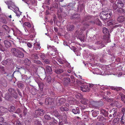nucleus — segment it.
Listing matches in <instances>:
<instances>
[{
    "label": "nucleus",
    "mask_w": 125,
    "mask_h": 125,
    "mask_svg": "<svg viewBox=\"0 0 125 125\" xmlns=\"http://www.w3.org/2000/svg\"><path fill=\"white\" fill-rule=\"evenodd\" d=\"M94 17L90 16L85 17L83 19L82 23L83 25L82 26L81 30H85L86 28L91 24L90 22L91 21L92 19Z\"/></svg>",
    "instance_id": "nucleus-1"
},
{
    "label": "nucleus",
    "mask_w": 125,
    "mask_h": 125,
    "mask_svg": "<svg viewBox=\"0 0 125 125\" xmlns=\"http://www.w3.org/2000/svg\"><path fill=\"white\" fill-rule=\"evenodd\" d=\"M11 52L13 56L17 57L22 58L24 56V53L17 48H13L11 49Z\"/></svg>",
    "instance_id": "nucleus-2"
},
{
    "label": "nucleus",
    "mask_w": 125,
    "mask_h": 125,
    "mask_svg": "<svg viewBox=\"0 0 125 125\" xmlns=\"http://www.w3.org/2000/svg\"><path fill=\"white\" fill-rule=\"evenodd\" d=\"M112 13L110 11H103L101 12L100 16L102 19L106 20L109 19L111 17Z\"/></svg>",
    "instance_id": "nucleus-3"
},
{
    "label": "nucleus",
    "mask_w": 125,
    "mask_h": 125,
    "mask_svg": "<svg viewBox=\"0 0 125 125\" xmlns=\"http://www.w3.org/2000/svg\"><path fill=\"white\" fill-rule=\"evenodd\" d=\"M5 2L7 5L8 8L13 10L16 13H17L16 12V10L19 11V8L15 6L14 3L9 1H6Z\"/></svg>",
    "instance_id": "nucleus-4"
},
{
    "label": "nucleus",
    "mask_w": 125,
    "mask_h": 125,
    "mask_svg": "<svg viewBox=\"0 0 125 125\" xmlns=\"http://www.w3.org/2000/svg\"><path fill=\"white\" fill-rule=\"evenodd\" d=\"M55 101L54 98L48 97L46 98L45 103L47 105L49 104L53 105L55 102Z\"/></svg>",
    "instance_id": "nucleus-5"
},
{
    "label": "nucleus",
    "mask_w": 125,
    "mask_h": 125,
    "mask_svg": "<svg viewBox=\"0 0 125 125\" xmlns=\"http://www.w3.org/2000/svg\"><path fill=\"white\" fill-rule=\"evenodd\" d=\"M66 99L64 98H57L56 104L58 106H60L66 102Z\"/></svg>",
    "instance_id": "nucleus-6"
},
{
    "label": "nucleus",
    "mask_w": 125,
    "mask_h": 125,
    "mask_svg": "<svg viewBox=\"0 0 125 125\" xmlns=\"http://www.w3.org/2000/svg\"><path fill=\"white\" fill-rule=\"evenodd\" d=\"M117 109L115 108H113L112 110H110L109 112L111 113L109 115V117L111 119H112L116 115L117 113Z\"/></svg>",
    "instance_id": "nucleus-7"
},
{
    "label": "nucleus",
    "mask_w": 125,
    "mask_h": 125,
    "mask_svg": "<svg viewBox=\"0 0 125 125\" xmlns=\"http://www.w3.org/2000/svg\"><path fill=\"white\" fill-rule=\"evenodd\" d=\"M102 104L101 105H100L98 102L94 101H91L90 103V105L91 106H92L94 108L97 106H101L103 104V103L101 102L100 103Z\"/></svg>",
    "instance_id": "nucleus-8"
},
{
    "label": "nucleus",
    "mask_w": 125,
    "mask_h": 125,
    "mask_svg": "<svg viewBox=\"0 0 125 125\" xmlns=\"http://www.w3.org/2000/svg\"><path fill=\"white\" fill-rule=\"evenodd\" d=\"M90 23L91 24V25H94L96 24L98 26H102V23L99 20L98 18L96 19H95L94 21H90Z\"/></svg>",
    "instance_id": "nucleus-9"
},
{
    "label": "nucleus",
    "mask_w": 125,
    "mask_h": 125,
    "mask_svg": "<svg viewBox=\"0 0 125 125\" xmlns=\"http://www.w3.org/2000/svg\"><path fill=\"white\" fill-rule=\"evenodd\" d=\"M71 18L77 20V21H79L80 20V15L78 13L74 14L71 17Z\"/></svg>",
    "instance_id": "nucleus-10"
},
{
    "label": "nucleus",
    "mask_w": 125,
    "mask_h": 125,
    "mask_svg": "<svg viewBox=\"0 0 125 125\" xmlns=\"http://www.w3.org/2000/svg\"><path fill=\"white\" fill-rule=\"evenodd\" d=\"M35 113L38 115L42 116L44 114L45 111L42 109H38L35 110Z\"/></svg>",
    "instance_id": "nucleus-11"
},
{
    "label": "nucleus",
    "mask_w": 125,
    "mask_h": 125,
    "mask_svg": "<svg viewBox=\"0 0 125 125\" xmlns=\"http://www.w3.org/2000/svg\"><path fill=\"white\" fill-rule=\"evenodd\" d=\"M81 90L83 92H89L90 89L87 85H82L81 87Z\"/></svg>",
    "instance_id": "nucleus-12"
},
{
    "label": "nucleus",
    "mask_w": 125,
    "mask_h": 125,
    "mask_svg": "<svg viewBox=\"0 0 125 125\" xmlns=\"http://www.w3.org/2000/svg\"><path fill=\"white\" fill-rule=\"evenodd\" d=\"M67 30L68 31H72L74 29V26L73 25L71 24H68L66 27Z\"/></svg>",
    "instance_id": "nucleus-13"
},
{
    "label": "nucleus",
    "mask_w": 125,
    "mask_h": 125,
    "mask_svg": "<svg viewBox=\"0 0 125 125\" xmlns=\"http://www.w3.org/2000/svg\"><path fill=\"white\" fill-rule=\"evenodd\" d=\"M83 104H81L79 105V107H80V108L82 110V113H84V112H87L88 113H89L90 111H87L86 110L84 111V110L86 109V106H85L83 105Z\"/></svg>",
    "instance_id": "nucleus-14"
},
{
    "label": "nucleus",
    "mask_w": 125,
    "mask_h": 125,
    "mask_svg": "<svg viewBox=\"0 0 125 125\" xmlns=\"http://www.w3.org/2000/svg\"><path fill=\"white\" fill-rule=\"evenodd\" d=\"M0 84L4 87H6L7 85V83L6 80L5 79L3 78L0 79Z\"/></svg>",
    "instance_id": "nucleus-15"
},
{
    "label": "nucleus",
    "mask_w": 125,
    "mask_h": 125,
    "mask_svg": "<svg viewBox=\"0 0 125 125\" xmlns=\"http://www.w3.org/2000/svg\"><path fill=\"white\" fill-rule=\"evenodd\" d=\"M71 81L70 78L69 77H65L63 79V83L65 85H66L70 83Z\"/></svg>",
    "instance_id": "nucleus-16"
},
{
    "label": "nucleus",
    "mask_w": 125,
    "mask_h": 125,
    "mask_svg": "<svg viewBox=\"0 0 125 125\" xmlns=\"http://www.w3.org/2000/svg\"><path fill=\"white\" fill-rule=\"evenodd\" d=\"M40 44L37 42L35 43L34 44L33 49L36 50H40L41 48Z\"/></svg>",
    "instance_id": "nucleus-17"
},
{
    "label": "nucleus",
    "mask_w": 125,
    "mask_h": 125,
    "mask_svg": "<svg viewBox=\"0 0 125 125\" xmlns=\"http://www.w3.org/2000/svg\"><path fill=\"white\" fill-rule=\"evenodd\" d=\"M38 86L41 91H43V87L44 85L43 82H39L37 83Z\"/></svg>",
    "instance_id": "nucleus-18"
},
{
    "label": "nucleus",
    "mask_w": 125,
    "mask_h": 125,
    "mask_svg": "<svg viewBox=\"0 0 125 125\" xmlns=\"http://www.w3.org/2000/svg\"><path fill=\"white\" fill-rule=\"evenodd\" d=\"M5 99L7 100L10 101L12 100V96L9 93H7L5 94Z\"/></svg>",
    "instance_id": "nucleus-19"
},
{
    "label": "nucleus",
    "mask_w": 125,
    "mask_h": 125,
    "mask_svg": "<svg viewBox=\"0 0 125 125\" xmlns=\"http://www.w3.org/2000/svg\"><path fill=\"white\" fill-rule=\"evenodd\" d=\"M8 111L7 109L2 106H0V113H6Z\"/></svg>",
    "instance_id": "nucleus-20"
},
{
    "label": "nucleus",
    "mask_w": 125,
    "mask_h": 125,
    "mask_svg": "<svg viewBox=\"0 0 125 125\" xmlns=\"http://www.w3.org/2000/svg\"><path fill=\"white\" fill-rule=\"evenodd\" d=\"M46 71L48 74H50L52 73V68L48 66H47L46 67Z\"/></svg>",
    "instance_id": "nucleus-21"
},
{
    "label": "nucleus",
    "mask_w": 125,
    "mask_h": 125,
    "mask_svg": "<svg viewBox=\"0 0 125 125\" xmlns=\"http://www.w3.org/2000/svg\"><path fill=\"white\" fill-rule=\"evenodd\" d=\"M75 3L74 2H72L71 3H69L68 5V6L69 8L70 9H74V6L75 5Z\"/></svg>",
    "instance_id": "nucleus-22"
},
{
    "label": "nucleus",
    "mask_w": 125,
    "mask_h": 125,
    "mask_svg": "<svg viewBox=\"0 0 125 125\" xmlns=\"http://www.w3.org/2000/svg\"><path fill=\"white\" fill-rule=\"evenodd\" d=\"M117 4L118 8L123 7L124 4L121 0H118Z\"/></svg>",
    "instance_id": "nucleus-23"
},
{
    "label": "nucleus",
    "mask_w": 125,
    "mask_h": 125,
    "mask_svg": "<svg viewBox=\"0 0 125 125\" xmlns=\"http://www.w3.org/2000/svg\"><path fill=\"white\" fill-rule=\"evenodd\" d=\"M4 42L5 46L7 48L10 47L11 45L10 43L8 41L5 40Z\"/></svg>",
    "instance_id": "nucleus-24"
},
{
    "label": "nucleus",
    "mask_w": 125,
    "mask_h": 125,
    "mask_svg": "<svg viewBox=\"0 0 125 125\" xmlns=\"http://www.w3.org/2000/svg\"><path fill=\"white\" fill-rule=\"evenodd\" d=\"M100 111L102 114L104 116L106 117L108 116V113L106 110L103 109H101Z\"/></svg>",
    "instance_id": "nucleus-25"
},
{
    "label": "nucleus",
    "mask_w": 125,
    "mask_h": 125,
    "mask_svg": "<svg viewBox=\"0 0 125 125\" xmlns=\"http://www.w3.org/2000/svg\"><path fill=\"white\" fill-rule=\"evenodd\" d=\"M73 112L75 114H79L80 113L79 108L78 107H77L75 109H72Z\"/></svg>",
    "instance_id": "nucleus-26"
},
{
    "label": "nucleus",
    "mask_w": 125,
    "mask_h": 125,
    "mask_svg": "<svg viewBox=\"0 0 125 125\" xmlns=\"http://www.w3.org/2000/svg\"><path fill=\"white\" fill-rule=\"evenodd\" d=\"M31 121V118L29 117L25 121V124L26 125H30Z\"/></svg>",
    "instance_id": "nucleus-27"
},
{
    "label": "nucleus",
    "mask_w": 125,
    "mask_h": 125,
    "mask_svg": "<svg viewBox=\"0 0 125 125\" xmlns=\"http://www.w3.org/2000/svg\"><path fill=\"white\" fill-rule=\"evenodd\" d=\"M88 99H86L83 97L82 98L81 100V103L83 104L86 105L87 104L88 102Z\"/></svg>",
    "instance_id": "nucleus-28"
},
{
    "label": "nucleus",
    "mask_w": 125,
    "mask_h": 125,
    "mask_svg": "<svg viewBox=\"0 0 125 125\" xmlns=\"http://www.w3.org/2000/svg\"><path fill=\"white\" fill-rule=\"evenodd\" d=\"M24 62V63L26 65L29 66L31 64V60L28 58L25 59Z\"/></svg>",
    "instance_id": "nucleus-29"
},
{
    "label": "nucleus",
    "mask_w": 125,
    "mask_h": 125,
    "mask_svg": "<svg viewBox=\"0 0 125 125\" xmlns=\"http://www.w3.org/2000/svg\"><path fill=\"white\" fill-rule=\"evenodd\" d=\"M84 113L85 114H86V115L85 114L83 116V117L84 119L85 120V121H88L89 119V113H88L87 112H84Z\"/></svg>",
    "instance_id": "nucleus-30"
},
{
    "label": "nucleus",
    "mask_w": 125,
    "mask_h": 125,
    "mask_svg": "<svg viewBox=\"0 0 125 125\" xmlns=\"http://www.w3.org/2000/svg\"><path fill=\"white\" fill-rule=\"evenodd\" d=\"M125 20V18L123 16H120L117 19L118 21L120 23L124 21Z\"/></svg>",
    "instance_id": "nucleus-31"
},
{
    "label": "nucleus",
    "mask_w": 125,
    "mask_h": 125,
    "mask_svg": "<svg viewBox=\"0 0 125 125\" xmlns=\"http://www.w3.org/2000/svg\"><path fill=\"white\" fill-rule=\"evenodd\" d=\"M103 32L105 35H108L109 34V32L108 29L106 27H104L103 28Z\"/></svg>",
    "instance_id": "nucleus-32"
},
{
    "label": "nucleus",
    "mask_w": 125,
    "mask_h": 125,
    "mask_svg": "<svg viewBox=\"0 0 125 125\" xmlns=\"http://www.w3.org/2000/svg\"><path fill=\"white\" fill-rule=\"evenodd\" d=\"M31 93L33 95L36 94L37 93V89L35 88H32L31 90Z\"/></svg>",
    "instance_id": "nucleus-33"
},
{
    "label": "nucleus",
    "mask_w": 125,
    "mask_h": 125,
    "mask_svg": "<svg viewBox=\"0 0 125 125\" xmlns=\"http://www.w3.org/2000/svg\"><path fill=\"white\" fill-rule=\"evenodd\" d=\"M110 88L112 90H114L117 91L121 90L122 89V88L120 87H115L113 86H111L110 87Z\"/></svg>",
    "instance_id": "nucleus-34"
},
{
    "label": "nucleus",
    "mask_w": 125,
    "mask_h": 125,
    "mask_svg": "<svg viewBox=\"0 0 125 125\" xmlns=\"http://www.w3.org/2000/svg\"><path fill=\"white\" fill-rule=\"evenodd\" d=\"M97 119L100 121L104 122L105 119L104 117L102 115H100L98 117Z\"/></svg>",
    "instance_id": "nucleus-35"
},
{
    "label": "nucleus",
    "mask_w": 125,
    "mask_h": 125,
    "mask_svg": "<svg viewBox=\"0 0 125 125\" xmlns=\"http://www.w3.org/2000/svg\"><path fill=\"white\" fill-rule=\"evenodd\" d=\"M60 109L61 111L62 112L64 111H67L69 110L68 108L66 107H64L62 106L60 107Z\"/></svg>",
    "instance_id": "nucleus-36"
},
{
    "label": "nucleus",
    "mask_w": 125,
    "mask_h": 125,
    "mask_svg": "<svg viewBox=\"0 0 125 125\" xmlns=\"http://www.w3.org/2000/svg\"><path fill=\"white\" fill-rule=\"evenodd\" d=\"M103 39H104L106 43L109 42V41L110 38L108 36L104 35L103 37Z\"/></svg>",
    "instance_id": "nucleus-37"
},
{
    "label": "nucleus",
    "mask_w": 125,
    "mask_h": 125,
    "mask_svg": "<svg viewBox=\"0 0 125 125\" xmlns=\"http://www.w3.org/2000/svg\"><path fill=\"white\" fill-rule=\"evenodd\" d=\"M55 72L57 74H60L63 72V70L62 69H56Z\"/></svg>",
    "instance_id": "nucleus-38"
},
{
    "label": "nucleus",
    "mask_w": 125,
    "mask_h": 125,
    "mask_svg": "<svg viewBox=\"0 0 125 125\" xmlns=\"http://www.w3.org/2000/svg\"><path fill=\"white\" fill-rule=\"evenodd\" d=\"M54 116L58 118L59 119V117L60 116V115L56 110H55L54 112Z\"/></svg>",
    "instance_id": "nucleus-39"
},
{
    "label": "nucleus",
    "mask_w": 125,
    "mask_h": 125,
    "mask_svg": "<svg viewBox=\"0 0 125 125\" xmlns=\"http://www.w3.org/2000/svg\"><path fill=\"white\" fill-rule=\"evenodd\" d=\"M75 97L78 99H82L83 98L82 95L80 93H77L75 95Z\"/></svg>",
    "instance_id": "nucleus-40"
},
{
    "label": "nucleus",
    "mask_w": 125,
    "mask_h": 125,
    "mask_svg": "<svg viewBox=\"0 0 125 125\" xmlns=\"http://www.w3.org/2000/svg\"><path fill=\"white\" fill-rule=\"evenodd\" d=\"M62 9L60 8L57 11V14L58 16V17H61V13L62 12Z\"/></svg>",
    "instance_id": "nucleus-41"
},
{
    "label": "nucleus",
    "mask_w": 125,
    "mask_h": 125,
    "mask_svg": "<svg viewBox=\"0 0 125 125\" xmlns=\"http://www.w3.org/2000/svg\"><path fill=\"white\" fill-rule=\"evenodd\" d=\"M122 7L118 8L117 10V11L121 13H123L124 12V10L122 8Z\"/></svg>",
    "instance_id": "nucleus-42"
},
{
    "label": "nucleus",
    "mask_w": 125,
    "mask_h": 125,
    "mask_svg": "<svg viewBox=\"0 0 125 125\" xmlns=\"http://www.w3.org/2000/svg\"><path fill=\"white\" fill-rule=\"evenodd\" d=\"M99 114V112L98 111H94L92 113V115L94 117L96 116Z\"/></svg>",
    "instance_id": "nucleus-43"
},
{
    "label": "nucleus",
    "mask_w": 125,
    "mask_h": 125,
    "mask_svg": "<svg viewBox=\"0 0 125 125\" xmlns=\"http://www.w3.org/2000/svg\"><path fill=\"white\" fill-rule=\"evenodd\" d=\"M15 110V108L13 106H11L8 108V110L10 112H13Z\"/></svg>",
    "instance_id": "nucleus-44"
},
{
    "label": "nucleus",
    "mask_w": 125,
    "mask_h": 125,
    "mask_svg": "<svg viewBox=\"0 0 125 125\" xmlns=\"http://www.w3.org/2000/svg\"><path fill=\"white\" fill-rule=\"evenodd\" d=\"M11 95L15 99H16L18 97V95L16 93V91L13 93H12Z\"/></svg>",
    "instance_id": "nucleus-45"
},
{
    "label": "nucleus",
    "mask_w": 125,
    "mask_h": 125,
    "mask_svg": "<svg viewBox=\"0 0 125 125\" xmlns=\"http://www.w3.org/2000/svg\"><path fill=\"white\" fill-rule=\"evenodd\" d=\"M23 25L29 28H31V24L29 22H25L24 23Z\"/></svg>",
    "instance_id": "nucleus-46"
},
{
    "label": "nucleus",
    "mask_w": 125,
    "mask_h": 125,
    "mask_svg": "<svg viewBox=\"0 0 125 125\" xmlns=\"http://www.w3.org/2000/svg\"><path fill=\"white\" fill-rule=\"evenodd\" d=\"M51 80L52 78L51 76L50 75L48 76L46 80V82L49 83L51 82Z\"/></svg>",
    "instance_id": "nucleus-47"
},
{
    "label": "nucleus",
    "mask_w": 125,
    "mask_h": 125,
    "mask_svg": "<svg viewBox=\"0 0 125 125\" xmlns=\"http://www.w3.org/2000/svg\"><path fill=\"white\" fill-rule=\"evenodd\" d=\"M31 57L33 59H38L39 58L38 55L36 54H32L31 55Z\"/></svg>",
    "instance_id": "nucleus-48"
},
{
    "label": "nucleus",
    "mask_w": 125,
    "mask_h": 125,
    "mask_svg": "<svg viewBox=\"0 0 125 125\" xmlns=\"http://www.w3.org/2000/svg\"><path fill=\"white\" fill-rule=\"evenodd\" d=\"M119 121V118H115L113 121V124H117L118 123Z\"/></svg>",
    "instance_id": "nucleus-49"
},
{
    "label": "nucleus",
    "mask_w": 125,
    "mask_h": 125,
    "mask_svg": "<svg viewBox=\"0 0 125 125\" xmlns=\"http://www.w3.org/2000/svg\"><path fill=\"white\" fill-rule=\"evenodd\" d=\"M2 28L4 29L6 31H7L9 30V29L8 27L6 25H3L2 26Z\"/></svg>",
    "instance_id": "nucleus-50"
},
{
    "label": "nucleus",
    "mask_w": 125,
    "mask_h": 125,
    "mask_svg": "<svg viewBox=\"0 0 125 125\" xmlns=\"http://www.w3.org/2000/svg\"><path fill=\"white\" fill-rule=\"evenodd\" d=\"M121 95V98L122 101L125 103V95L123 94H122Z\"/></svg>",
    "instance_id": "nucleus-51"
},
{
    "label": "nucleus",
    "mask_w": 125,
    "mask_h": 125,
    "mask_svg": "<svg viewBox=\"0 0 125 125\" xmlns=\"http://www.w3.org/2000/svg\"><path fill=\"white\" fill-rule=\"evenodd\" d=\"M34 123L35 125H42L41 122L37 120H35Z\"/></svg>",
    "instance_id": "nucleus-52"
},
{
    "label": "nucleus",
    "mask_w": 125,
    "mask_h": 125,
    "mask_svg": "<svg viewBox=\"0 0 125 125\" xmlns=\"http://www.w3.org/2000/svg\"><path fill=\"white\" fill-rule=\"evenodd\" d=\"M9 92L11 94L13 93L15 91L14 89L12 88H10L8 89Z\"/></svg>",
    "instance_id": "nucleus-53"
},
{
    "label": "nucleus",
    "mask_w": 125,
    "mask_h": 125,
    "mask_svg": "<svg viewBox=\"0 0 125 125\" xmlns=\"http://www.w3.org/2000/svg\"><path fill=\"white\" fill-rule=\"evenodd\" d=\"M18 87L21 88H23L24 87V85L23 83H18Z\"/></svg>",
    "instance_id": "nucleus-54"
},
{
    "label": "nucleus",
    "mask_w": 125,
    "mask_h": 125,
    "mask_svg": "<svg viewBox=\"0 0 125 125\" xmlns=\"http://www.w3.org/2000/svg\"><path fill=\"white\" fill-rule=\"evenodd\" d=\"M7 63L8 65H9L12 62V59H7Z\"/></svg>",
    "instance_id": "nucleus-55"
},
{
    "label": "nucleus",
    "mask_w": 125,
    "mask_h": 125,
    "mask_svg": "<svg viewBox=\"0 0 125 125\" xmlns=\"http://www.w3.org/2000/svg\"><path fill=\"white\" fill-rule=\"evenodd\" d=\"M43 91H41L39 92V94H38L39 96L41 97H43L44 96V94Z\"/></svg>",
    "instance_id": "nucleus-56"
},
{
    "label": "nucleus",
    "mask_w": 125,
    "mask_h": 125,
    "mask_svg": "<svg viewBox=\"0 0 125 125\" xmlns=\"http://www.w3.org/2000/svg\"><path fill=\"white\" fill-rule=\"evenodd\" d=\"M44 118L45 119L48 120H50L51 119V117L50 116V115H49V114L45 115Z\"/></svg>",
    "instance_id": "nucleus-57"
},
{
    "label": "nucleus",
    "mask_w": 125,
    "mask_h": 125,
    "mask_svg": "<svg viewBox=\"0 0 125 125\" xmlns=\"http://www.w3.org/2000/svg\"><path fill=\"white\" fill-rule=\"evenodd\" d=\"M40 57L42 60H44L46 58V55L44 53H42L40 55Z\"/></svg>",
    "instance_id": "nucleus-58"
},
{
    "label": "nucleus",
    "mask_w": 125,
    "mask_h": 125,
    "mask_svg": "<svg viewBox=\"0 0 125 125\" xmlns=\"http://www.w3.org/2000/svg\"><path fill=\"white\" fill-rule=\"evenodd\" d=\"M28 77L27 76L24 75L22 76V80L23 81H25L27 79Z\"/></svg>",
    "instance_id": "nucleus-59"
},
{
    "label": "nucleus",
    "mask_w": 125,
    "mask_h": 125,
    "mask_svg": "<svg viewBox=\"0 0 125 125\" xmlns=\"http://www.w3.org/2000/svg\"><path fill=\"white\" fill-rule=\"evenodd\" d=\"M77 125H85V124L83 123L81 121L77 122Z\"/></svg>",
    "instance_id": "nucleus-60"
},
{
    "label": "nucleus",
    "mask_w": 125,
    "mask_h": 125,
    "mask_svg": "<svg viewBox=\"0 0 125 125\" xmlns=\"http://www.w3.org/2000/svg\"><path fill=\"white\" fill-rule=\"evenodd\" d=\"M33 62L37 64H41L42 63L40 61L34 60Z\"/></svg>",
    "instance_id": "nucleus-61"
},
{
    "label": "nucleus",
    "mask_w": 125,
    "mask_h": 125,
    "mask_svg": "<svg viewBox=\"0 0 125 125\" xmlns=\"http://www.w3.org/2000/svg\"><path fill=\"white\" fill-rule=\"evenodd\" d=\"M59 5L57 3H55L53 5V7L55 9H58V7Z\"/></svg>",
    "instance_id": "nucleus-62"
},
{
    "label": "nucleus",
    "mask_w": 125,
    "mask_h": 125,
    "mask_svg": "<svg viewBox=\"0 0 125 125\" xmlns=\"http://www.w3.org/2000/svg\"><path fill=\"white\" fill-rule=\"evenodd\" d=\"M112 7L113 9L115 10H116L118 7L117 4L115 3L113 4Z\"/></svg>",
    "instance_id": "nucleus-63"
},
{
    "label": "nucleus",
    "mask_w": 125,
    "mask_h": 125,
    "mask_svg": "<svg viewBox=\"0 0 125 125\" xmlns=\"http://www.w3.org/2000/svg\"><path fill=\"white\" fill-rule=\"evenodd\" d=\"M44 62L46 64H49L50 63V61L48 59L45 60L44 61Z\"/></svg>",
    "instance_id": "nucleus-64"
}]
</instances>
